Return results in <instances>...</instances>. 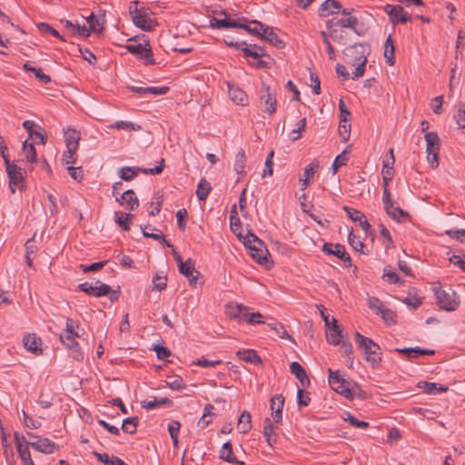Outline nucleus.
Segmentation results:
<instances>
[{
    "instance_id": "nucleus-1",
    "label": "nucleus",
    "mask_w": 465,
    "mask_h": 465,
    "mask_svg": "<svg viewBox=\"0 0 465 465\" xmlns=\"http://www.w3.org/2000/svg\"><path fill=\"white\" fill-rule=\"evenodd\" d=\"M370 53L371 46L368 43L359 42L345 47L342 52L345 63L350 65H356L351 79H358L364 74L367 57Z\"/></svg>"
},
{
    "instance_id": "nucleus-2",
    "label": "nucleus",
    "mask_w": 465,
    "mask_h": 465,
    "mask_svg": "<svg viewBox=\"0 0 465 465\" xmlns=\"http://www.w3.org/2000/svg\"><path fill=\"white\" fill-rule=\"evenodd\" d=\"M355 342L358 348L365 354V360L370 362L371 366L373 369L378 368L382 361L379 344L358 331L355 333Z\"/></svg>"
},
{
    "instance_id": "nucleus-3",
    "label": "nucleus",
    "mask_w": 465,
    "mask_h": 465,
    "mask_svg": "<svg viewBox=\"0 0 465 465\" xmlns=\"http://www.w3.org/2000/svg\"><path fill=\"white\" fill-rule=\"evenodd\" d=\"M129 13L134 25L144 32L154 30L156 23L149 17L143 3L132 1L129 5Z\"/></svg>"
},
{
    "instance_id": "nucleus-4",
    "label": "nucleus",
    "mask_w": 465,
    "mask_h": 465,
    "mask_svg": "<svg viewBox=\"0 0 465 465\" xmlns=\"http://www.w3.org/2000/svg\"><path fill=\"white\" fill-rule=\"evenodd\" d=\"M243 244L250 250L252 257L260 264H265L268 262L270 253L266 249L265 243L259 239L253 232L248 231L243 237Z\"/></svg>"
},
{
    "instance_id": "nucleus-5",
    "label": "nucleus",
    "mask_w": 465,
    "mask_h": 465,
    "mask_svg": "<svg viewBox=\"0 0 465 465\" xmlns=\"http://www.w3.org/2000/svg\"><path fill=\"white\" fill-rule=\"evenodd\" d=\"M355 13L353 8L342 9L341 15L343 17L332 18L326 22V27H337L342 29H351L357 35H363V31L359 28V19L352 15Z\"/></svg>"
},
{
    "instance_id": "nucleus-6",
    "label": "nucleus",
    "mask_w": 465,
    "mask_h": 465,
    "mask_svg": "<svg viewBox=\"0 0 465 465\" xmlns=\"http://www.w3.org/2000/svg\"><path fill=\"white\" fill-rule=\"evenodd\" d=\"M328 372L331 388L346 399L351 400L353 393L350 387V382L340 375L339 371H333L331 369H329Z\"/></svg>"
},
{
    "instance_id": "nucleus-7",
    "label": "nucleus",
    "mask_w": 465,
    "mask_h": 465,
    "mask_svg": "<svg viewBox=\"0 0 465 465\" xmlns=\"http://www.w3.org/2000/svg\"><path fill=\"white\" fill-rule=\"evenodd\" d=\"M164 166V159L162 158L159 165L154 168H140V167H123L119 171V176L122 180L129 182L138 175L139 173L143 174H159L163 172Z\"/></svg>"
},
{
    "instance_id": "nucleus-8",
    "label": "nucleus",
    "mask_w": 465,
    "mask_h": 465,
    "mask_svg": "<svg viewBox=\"0 0 465 465\" xmlns=\"http://www.w3.org/2000/svg\"><path fill=\"white\" fill-rule=\"evenodd\" d=\"M435 295L437 298V303L441 309L447 312H452L459 307L460 302L456 298L455 292L450 289L446 291L440 288L436 290Z\"/></svg>"
},
{
    "instance_id": "nucleus-9",
    "label": "nucleus",
    "mask_w": 465,
    "mask_h": 465,
    "mask_svg": "<svg viewBox=\"0 0 465 465\" xmlns=\"http://www.w3.org/2000/svg\"><path fill=\"white\" fill-rule=\"evenodd\" d=\"M261 104L263 105V112L273 114L277 110L276 94L271 91L268 84H262L260 95Z\"/></svg>"
},
{
    "instance_id": "nucleus-10",
    "label": "nucleus",
    "mask_w": 465,
    "mask_h": 465,
    "mask_svg": "<svg viewBox=\"0 0 465 465\" xmlns=\"http://www.w3.org/2000/svg\"><path fill=\"white\" fill-rule=\"evenodd\" d=\"M383 10L388 15L391 23L394 25L405 24L411 20V15H409L401 5L387 4Z\"/></svg>"
},
{
    "instance_id": "nucleus-11",
    "label": "nucleus",
    "mask_w": 465,
    "mask_h": 465,
    "mask_svg": "<svg viewBox=\"0 0 465 465\" xmlns=\"http://www.w3.org/2000/svg\"><path fill=\"white\" fill-rule=\"evenodd\" d=\"M6 173L9 178V189L13 194L15 193L16 189L20 191L25 189L24 175L20 167L16 164H12V166H7Z\"/></svg>"
},
{
    "instance_id": "nucleus-12",
    "label": "nucleus",
    "mask_w": 465,
    "mask_h": 465,
    "mask_svg": "<svg viewBox=\"0 0 465 465\" xmlns=\"http://www.w3.org/2000/svg\"><path fill=\"white\" fill-rule=\"evenodd\" d=\"M322 252L328 255H333L346 263V266H351V259L345 250V247L340 243L332 244L325 242L322 248Z\"/></svg>"
},
{
    "instance_id": "nucleus-13",
    "label": "nucleus",
    "mask_w": 465,
    "mask_h": 465,
    "mask_svg": "<svg viewBox=\"0 0 465 465\" xmlns=\"http://www.w3.org/2000/svg\"><path fill=\"white\" fill-rule=\"evenodd\" d=\"M284 397L281 394L274 395L271 399L272 416L275 423L280 424L282 420V409Z\"/></svg>"
},
{
    "instance_id": "nucleus-14",
    "label": "nucleus",
    "mask_w": 465,
    "mask_h": 465,
    "mask_svg": "<svg viewBox=\"0 0 465 465\" xmlns=\"http://www.w3.org/2000/svg\"><path fill=\"white\" fill-rule=\"evenodd\" d=\"M75 337L73 334H61L60 341L64 343L68 349L73 351V358L76 361H82L84 356L83 352L80 351V347L78 342L75 341Z\"/></svg>"
},
{
    "instance_id": "nucleus-15",
    "label": "nucleus",
    "mask_w": 465,
    "mask_h": 465,
    "mask_svg": "<svg viewBox=\"0 0 465 465\" xmlns=\"http://www.w3.org/2000/svg\"><path fill=\"white\" fill-rule=\"evenodd\" d=\"M29 436L36 439L35 441L30 442L32 448L46 454H51L54 452L55 449V443L54 441H51L47 438H41L39 436H34L32 434H29Z\"/></svg>"
},
{
    "instance_id": "nucleus-16",
    "label": "nucleus",
    "mask_w": 465,
    "mask_h": 465,
    "mask_svg": "<svg viewBox=\"0 0 465 465\" xmlns=\"http://www.w3.org/2000/svg\"><path fill=\"white\" fill-rule=\"evenodd\" d=\"M342 9V5L339 1L325 0L319 9V15L326 17L331 15H338L341 13Z\"/></svg>"
},
{
    "instance_id": "nucleus-17",
    "label": "nucleus",
    "mask_w": 465,
    "mask_h": 465,
    "mask_svg": "<svg viewBox=\"0 0 465 465\" xmlns=\"http://www.w3.org/2000/svg\"><path fill=\"white\" fill-rule=\"evenodd\" d=\"M95 284H99V289L97 292H94V289L93 285L88 282H83L78 285V288L81 292H85L88 295H94L95 297L105 296L110 291V286L101 282L100 281H96Z\"/></svg>"
},
{
    "instance_id": "nucleus-18",
    "label": "nucleus",
    "mask_w": 465,
    "mask_h": 465,
    "mask_svg": "<svg viewBox=\"0 0 465 465\" xmlns=\"http://www.w3.org/2000/svg\"><path fill=\"white\" fill-rule=\"evenodd\" d=\"M395 351L407 356L410 359H418L420 356L433 355L435 354L434 350L422 349L420 347L415 348H396Z\"/></svg>"
},
{
    "instance_id": "nucleus-19",
    "label": "nucleus",
    "mask_w": 465,
    "mask_h": 465,
    "mask_svg": "<svg viewBox=\"0 0 465 465\" xmlns=\"http://www.w3.org/2000/svg\"><path fill=\"white\" fill-rule=\"evenodd\" d=\"M227 87L229 96L232 102L240 105H246L248 104V96L243 90L231 83H227Z\"/></svg>"
},
{
    "instance_id": "nucleus-20",
    "label": "nucleus",
    "mask_w": 465,
    "mask_h": 465,
    "mask_svg": "<svg viewBox=\"0 0 465 465\" xmlns=\"http://www.w3.org/2000/svg\"><path fill=\"white\" fill-rule=\"evenodd\" d=\"M424 138L426 141L427 159L428 161H430L431 153L434 151H440V140L436 132L426 133Z\"/></svg>"
},
{
    "instance_id": "nucleus-21",
    "label": "nucleus",
    "mask_w": 465,
    "mask_h": 465,
    "mask_svg": "<svg viewBox=\"0 0 465 465\" xmlns=\"http://www.w3.org/2000/svg\"><path fill=\"white\" fill-rule=\"evenodd\" d=\"M220 14L224 16L227 15V13L225 10H222L220 12ZM237 24H238L237 21L230 20V19H227L226 17H224L223 19H218V18L213 17L210 20V26L213 28L219 29V30L227 29V28H236Z\"/></svg>"
},
{
    "instance_id": "nucleus-22",
    "label": "nucleus",
    "mask_w": 465,
    "mask_h": 465,
    "mask_svg": "<svg viewBox=\"0 0 465 465\" xmlns=\"http://www.w3.org/2000/svg\"><path fill=\"white\" fill-rule=\"evenodd\" d=\"M327 29L329 30L330 38L333 42L341 45H345L348 43L350 35L346 29L337 27H327Z\"/></svg>"
},
{
    "instance_id": "nucleus-23",
    "label": "nucleus",
    "mask_w": 465,
    "mask_h": 465,
    "mask_svg": "<svg viewBox=\"0 0 465 465\" xmlns=\"http://www.w3.org/2000/svg\"><path fill=\"white\" fill-rule=\"evenodd\" d=\"M249 311V307L242 303H229L226 305V313L231 319H243V314Z\"/></svg>"
},
{
    "instance_id": "nucleus-24",
    "label": "nucleus",
    "mask_w": 465,
    "mask_h": 465,
    "mask_svg": "<svg viewBox=\"0 0 465 465\" xmlns=\"http://www.w3.org/2000/svg\"><path fill=\"white\" fill-rule=\"evenodd\" d=\"M291 372L299 380L302 387L310 385V380L304 368L297 361H292L290 365Z\"/></svg>"
},
{
    "instance_id": "nucleus-25",
    "label": "nucleus",
    "mask_w": 465,
    "mask_h": 465,
    "mask_svg": "<svg viewBox=\"0 0 465 465\" xmlns=\"http://www.w3.org/2000/svg\"><path fill=\"white\" fill-rule=\"evenodd\" d=\"M219 458L229 463L244 465L243 461H240L236 459L232 451V445L231 442H225L220 450Z\"/></svg>"
},
{
    "instance_id": "nucleus-26",
    "label": "nucleus",
    "mask_w": 465,
    "mask_h": 465,
    "mask_svg": "<svg viewBox=\"0 0 465 465\" xmlns=\"http://www.w3.org/2000/svg\"><path fill=\"white\" fill-rule=\"evenodd\" d=\"M261 38L266 40L277 48H283L285 46V43L274 33L273 29L269 26H264Z\"/></svg>"
},
{
    "instance_id": "nucleus-27",
    "label": "nucleus",
    "mask_w": 465,
    "mask_h": 465,
    "mask_svg": "<svg viewBox=\"0 0 465 465\" xmlns=\"http://www.w3.org/2000/svg\"><path fill=\"white\" fill-rule=\"evenodd\" d=\"M132 92L139 94H154V95H160V94H165L169 91L168 86H152V87H137V86H130L128 87Z\"/></svg>"
},
{
    "instance_id": "nucleus-28",
    "label": "nucleus",
    "mask_w": 465,
    "mask_h": 465,
    "mask_svg": "<svg viewBox=\"0 0 465 465\" xmlns=\"http://www.w3.org/2000/svg\"><path fill=\"white\" fill-rule=\"evenodd\" d=\"M239 359L245 362L253 363L255 365L262 363L261 357L257 354L254 350H242L237 351Z\"/></svg>"
},
{
    "instance_id": "nucleus-29",
    "label": "nucleus",
    "mask_w": 465,
    "mask_h": 465,
    "mask_svg": "<svg viewBox=\"0 0 465 465\" xmlns=\"http://www.w3.org/2000/svg\"><path fill=\"white\" fill-rule=\"evenodd\" d=\"M237 429L240 433H247L252 429V416L247 411H243L239 417Z\"/></svg>"
},
{
    "instance_id": "nucleus-30",
    "label": "nucleus",
    "mask_w": 465,
    "mask_h": 465,
    "mask_svg": "<svg viewBox=\"0 0 465 465\" xmlns=\"http://www.w3.org/2000/svg\"><path fill=\"white\" fill-rule=\"evenodd\" d=\"M141 229L143 230V234L145 238H152L155 241L161 242L163 244L166 242L164 234L159 229L151 227V225H147L144 228L141 226Z\"/></svg>"
},
{
    "instance_id": "nucleus-31",
    "label": "nucleus",
    "mask_w": 465,
    "mask_h": 465,
    "mask_svg": "<svg viewBox=\"0 0 465 465\" xmlns=\"http://www.w3.org/2000/svg\"><path fill=\"white\" fill-rule=\"evenodd\" d=\"M133 218L134 214L132 213H114V222L125 232L130 231V223Z\"/></svg>"
},
{
    "instance_id": "nucleus-32",
    "label": "nucleus",
    "mask_w": 465,
    "mask_h": 465,
    "mask_svg": "<svg viewBox=\"0 0 465 465\" xmlns=\"http://www.w3.org/2000/svg\"><path fill=\"white\" fill-rule=\"evenodd\" d=\"M263 435L270 446H272L276 442V434L274 433V428L270 418L264 419Z\"/></svg>"
},
{
    "instance_id": "nucleus-33",
    "label": "nucleus",
    "mask_w": 465,
    "mask_h": 465,
    "mask_svg": "<svg viewBox=\"0 0 465 465\" xmlns=\"http://www.w3.org/2000/svg\"><path fill=\"white\" fill-rule=\"evenodd\" d=\"M326 339L329 343L333 345H338L342 341L343 339V329L340 328H331L329 326V331L326 333Z\"/></svg>"
},
{
    "instance_id": "nucleus-34",
    "label": "nucleus",
    "mask_w": 465,
    "mask_h": 465,
    "mask_svg": "<svg viewBox=\"0 0 465 465\" xmlns=\"http://www.w3.org/2000/svg\"><path fill=\"white\" fill-rule=\"evenodd\" d=\"M211 190L212 186L210 183L205 178H202L197 185V189L195 192L199 201H205Z\"/></svg>"
},
{
    "instance_id": "nucleus-35",
    "label": "nucleus",
    "mask_w": 465,
    "mask_h": 465,
    "mask_svg": "<svg viewBox=\"0 0 465 465\" xmlns=\"http://www.w3.org/2000/svg\"><path fill=\"white\" fill-rule=\"evenodd\" d=\"M394 45L391 35H389L385 41L384 45V57L386 59V63L389 65H393L395 63L394 59Z\"/></svg>"
},
{
    "instance_id": "nucleus-36",
    "label": "nucleus",
    "mask_w": 465,
    "mask_h": 465,
    "mask_svg": "<svg viewBox=\"0 0 465 465\" xmlns=\"http://www.w3.org/2000/svg\"><path fill=\"white\" fill-rule=\"evenodd\" d=\"M129 41H134V43H130L126 45V49L133 54L140 55L143 54V51L146 50L147 46H149L150 43L148 40L143 39V43H137L134 39H130Z\"/></svg>"
},
{
    "instance_id": "nucleus-37",
    "label": "nucleus",
    "mask_w": 465,
    "mask_h": 465,
    "mask_svg": "<svg viewBox=\"0 0 465 465\" xmlns=\"http://www.w3.org/2000/svg\"><path fill=\"white\" fill-rule=\"evenodd\" d=\"M246 154L243 149H240L236 154L235 163H234V171L240 174L244 175V168L246 163Z\"/></svg>"
},
{
    "instance_id": "nucleus-38",
    "label": "nucleus",
    "mask_w": 465,
    "mask_h": 465,
    "mask_svg": "<svg viewBox=\"0 0 465 465\" xmlns=\"http://www.w3.org/2000/svg\"><path fill=\"white\" fill-rule=\"evenodd\" d=\"M79 140H80V133L77 132L76 130H68L65 133L66 148L71 147V150L77 149Z\"/></svg>"
},
{
    "instance_id": "nucleus-39",
    "label": "nucleus",
    "mask_w": 465,
    "mask_h": 465,
    "mask_svg": "<svg viewBox=\"0 0 465 465\" xmlns=\"http://www.w3.org/2000/svg\"><path fill=\"white\" fill-rule=\"evenodd\" d=\"M35 124L34 121L25 120L23 123V127L28 132L30 138L35 136L40 139L41 143H45L46 138L44 134L35 129Z\"/></svg>"
},
{
    "instance_id": "nucleus-40",
    "label": "nucleus",
    "mask_w": 465,
    "mask_h": 465,
    "mask_svg": "<svg viewBox=\"0 0 465 465\" xmlns=\"http://www.w3.org/2000/svg\"><path fill=\"white\" fill-rule=\"evenodd\" d=\"M23 68L27 72L35 74V77L43 84H48L51 82V77L48 74L43 73L41 68L33 67L29 62L24 64Z\"/></svg>"
},
{
    "instance_id": "nucleus-41",
    "label": "nucleus",
    "mask_w": 465,
    "mask_h": 465,
    "mask_svg": "<svg viewBox=\"0 0 465 465\" xmlns=\"http://www.w3.org/2000/svg\"><path fill=\"white\" fill-rule=\"evenodd\" d=\"M41 343V339L35 333L28 334L24 338V346L29 351L36 352L38 345Z\"/></svg>"
},
{
    "instance_id": "nucleus-42",
    "label": "nucleus",
    "mask_w": 465,
    "mask_h": 465,
    "mask_svg": "<svg viewBox=\"0 0 465 465\" xmlns=\"http://www.w3.org/2000/svg\"><path fill=\"white\" fill-rule=\"evenodd\" d=\"M139 423L138 417H129L123 420L122 430L125 433L134 434L136 432Z\"/></svg>"
},
{
    "instance_id": "nucleus-43",
    "label": "nucleus",
    "mask_w": 465,
    "mask_h": 465,
    "mask_svg": "<svg viewBox=\"0 0 465 465\" xmlns=\"http://www.w3.org/2000/svg\"><path fill=\"white\" fill-rule=\"evenodd\" d=\"M252 24H254V26L251 27L247 25L241 24L238 22L236 28H242V29L247 31L248 33L252 34V35L261 37V35H262V33H261V31L263 32L265 25L262 23L258 22V21H253Z\"/></svg>"
},
{
    "instance_id": "nucleus-44",
    "label": "nucleus",
    "mask_w": 465,
    "mask_h": 465,
    "mask_svg": "<svg viewBox=\"0 0 465 465\" xmlns=\"http://www.w3.org/2000/svg\"><path fill=\"white\" fill-rule=\"evenodd\" d=\"M179 272L185 277H191L196 272L195 262L192 259H187L185 262L178 264Z\"/></svg>"
},
{
    "instance_id": "nucleus-45",
    "label": "nucleus",
    "mask_w": 465,
    "mask_h": 465,
    "mask_svg": "<svg viewBox=\"0 0 465 465\" xmlns=\"http://www.w3.org/2000/svg\"><path fill=\"white\" fill-rule=\"evenodd\" d=\"M341 352L343 357L347 358V363L349 367L351 368L353 364V352L351 343L349 341H342L341 345Z\"/></svg>"
},
{
    "instance_id": "nucleus-46",
    "label": "nucleus",
    "mask_w": 465,
    "mask_h": 465,
    "mask_svg": "<svg viewBox=\"0 0 465 465\" xmlns=\"http://www.w3.org/2000/svg\"><path fill=\"white\" fill-rule=\"evenodd\" d=\"M385 211L389 216L394 220H397L398 222H401V219L404 220L409 217V213L406 211L399 206L394 207V204L392 205V208H389Z\"/></svg>"
},
{
    "instance_id": "nucleus-47",
    "label": "nucleus",
    "mask_w": 465,
    "mask_h": 465,
    "mask_svg": "<svg viewBox=\"0 0 465 465\" xmlns=\"http://www.w3.org/2000/svg\"><path fill=\"white\" fill-rule=\"evenodd\" d=\"M343 420L348 421L350 425L355 428L366 429L369 427V423L364 420H360L350 412H345L342 416Z\"/></svg>"
},
{
    "instance_id": "nucleus-48",
    "label": "nucleus",
    "mask_w": 465,
    "mask_h": 465,
    "mask_svg": "<svg viewBox=\"0 0 465 465\" xmlns=\"http://www.w3.org/2000/svg\"><path fill=\"white\" fill-rule=\"evenodd\" d=\"M268 326L271 328V330L275 331V334L282 338V339H289L292 340V337L288 334L287 331L285 330L284 326L278 322L268 323Z\"/></svg>"
},
{
    "instance_id": "nucleus-49",
    "label": "nucleus",
    "mask_w": 465,
    "mask_h": 465,
    "mask_svg": "<svg viewBox=\"0 0 465 465\" xmlns=\"http://www.w3.org/2000/svg\"><path fill=\"white\" fill-rule=\"evenodd\" d=\"M348 161L349 157L347 156L346 151L344 150L334 159L331 166L332 173L335 174L340 167L346 165Z\"/></svg>"
},
{
    "instance_id": "nucleus-50",
    "label": "nucleus",
    "mask_w": 465,
    "mask_h": 465,
    "mask_svg": "<svg viewBox=\"0 0 465 465\" xmlns=\"http://www.w3.org/2000/svg\"><path fill=\"white\" fill-rule=\"evenodd\" d=\"M111 128L122 129L126 131H138L141 129L140 125H136L132 122L127 121H116L111 126Z\"/></svg>"
},
{
    "instance_id": "nucleus-51",
    "label": "nucleus",
    "mask_w": 465,
    "mask_h": 465,
    "mask_svg": "<svg viewBox=\"0 0 465 465\" xmlns=\"http://www.w3.org/2000/svg\"><path fill=\"white\" fill-rule=\"evenodd\" d=\"M339 134L341 138V141L343 143H346L350 139V134H351V123L350 122H341L340 120L339 124Z\"/></svg>"
},
{
    "instance_id": "nucleus-52",
    "label": "nucleus",
    "mask_w": 465,
    "mask_h": 465,
    "mask_svg": "<svg viewBox=\"0 0 465 465\" xmlns=\"http://www.w3.org/2000/svg\"><path fill=\"white\" fill-rule=\"evenodd\" d=\"M37 27L39 29V31L43 34V35H45V34H51L52 35H54V37L56 38H59L63 41H64V38L59 34V32L57 30H55L54 28H53L50 25H48L47 23H39L37 25Z\"/></svg>"
},
{
    "instance_id": "nucleus-53",
    "label": "nucleus",
    "mask_w": 465,
    "mask_h": 465,
    "mask_svg": "<svg viewBox=\"0 0 465 465\" xmlns=\"http://www.w3.org/2000/svg\"><path fill=\"white\" fill-rule=\"evenodd\" d=\"M153 289L162 292L166 288L167 277L166 275H160L158 272L153 278Z\"/></svg>"
},
{
    "instance_id": "nucleus-54",
    "label": "nucleus",
    "mask_w": 465,
    "mask_h": 465,
    "mask_svg": "<svg viewBox=\"0 0 465 465\" xmlns=\"http://www.w3.org/2000/svg\"><path fill=\"white\" fill-rule=\"evenodd\" d=\"M17 452L20 459L24 462V465H35L34 461L31 459L28 446L24 447L19 445Z\"/></svg>"
},
{
    "instance_id": "nucleus-55",
    "label": "nucleus",
    "mask_w": 465,
    "mask_h": 465,
    "mask_svg": "<svg viewBox=\"0 0 465 465\" xmlns=\"http://www.w3.org/2000/svg\"><path fill=\"white\" fill-rule=\"evenodd\" d=\"M167 386L173 391H181L186 388V384L180 376L171 378L170 381H166Z\"/></svg>"
},
{
    "instance_id": "nucleus-56",
    "label": "nucleus",
    "mask_w": 465,
    "mask_h": 465,
    "mask_svg": "<svg viewBox=\"0 0 465 465\" xmlns=\"http://www.w3.org/2000/svg\"><path fill=\"white\" fill-rule=\"evenodd\" d=\"M120 205L125 206L129 211H134L139 206V200L135 193L128 195L125 201L120 202Z\"/></svg>"
},
{
    "instance_id": "nucleus-57",
    "label": "nucleus",
    "mask_w": 465,
    "mask_h": 465,
    "mask_svg": "<svg viewBox=\"0 0 465 465\" xmlns=\"http://www.w3.org/2000/svg\"><path fill=\"white\" fill-rule=\"evenodd\" d=\"M380 233L384 238L383 243L386 249H392L395 247L389 230L383 224H380Z\"/></svg>"
},
{
    "instance_id": "nucleus-58",
    "label": "nucleus",
    "mask_w": 465,
    "mask_h": 465,
    "mask_svg": "<svg viewBox=\"0 0 465 465\" xmlns=\"http://www.w3.org/2000/svg\"><path fill=\"white\" fill-rule=\"evenodd\" d=\"M243 319L249 324H261L264 322L262 321L263 316L260 312H252L249 313L248 312L243 314Z\"/></svg>"
},
{
    "instance_id": "nucleus-59",
    "label": "nucleus",
    "mask_w": 465,
    "mask_h": 465,
    "mask_svg": "<svg viewBox=\"0 0 465 465\" xmlns=\"http://www.w3.org/2000/svg\"><path fill=\"white\" fill-rule=\"evenodd\" d=\"M454 119L460 128H465V104L463 103L459 104L458 112L454 115Z\"/></svg>"
},
{
    "instance_id": "nucleus-60",
    "label": "nucleus",
    "mask_w": 465,
    "mask_h": 465,
    "mask_svg": "<svg viewBox=\"0 0 465 465\" xmlns=\"http://www.w3.org/2000/svg\"><path fill=\"white\" fill-rule=\"evenodd\" d=\"M377 314H381V318L389 324L395 323V313L392 310L382 308L380 312H376Z\"/></svg>"
},
{
    "instance_id": "nucleus-61",
    "label": "nucleus",
    "mask_w": 465,
    "mask_h": 465,
    "mask_svg": "<svg viewBox=\"0 0 465 465\" xmlns=\"http://www.w3.org/2000/svg\"><path fill=\"white\" fill-rule=\"evenodd\" d=\"M297 401L299 407H306L311 401L310 392L298 389Z\"/></svg>"
},
{
    "instance_id": "nucleus-62",
    "label": "nucleus",
    "mask_w": 465,
    "mask_h": 465,
    "mask_svg": "<svg viewBox=\"0 0 465 465\" xmlns=\"http://www.w3.org/2000/svg\"><path fill=\"white\" fill-rule=\"evenodd\" d=\"M74 48L78 53L82 54L83 58L90 64H94L96 63V56L89 49L85 48L83 50L80 45H76Z\"/></svg>"
},
{
    "instance_id": "nucleus-63",
    "label": "nucleus",
    "mask_w": 465,
    "mask_h": 465,
    "mask_svg": "<svg viewBox=\"0 0 465 465\" xmlns=\"http://www.w3.org/2000/svg\"><path fill=\"white\" fill-rule=\"evenodd\" d=\"M446 234L450 238L457 240L461 243H465V229L461 230H448Z\"/></svg>"
},
{
    "instance_id": "nucleus-64",
    "label": "nucleus",
    "mask_w": 465,
    "mask_h": 465,
    "mask_svg": "<svg viewBox=\"0 0 465 465\" xmlns=\"http://www.w3.org/2000/svg\"><path fill=\"white\" fill-rule=\"evenodd\" d=\"M449 261L459 266L462 271L465 272V255L464 254H452Z\"/></svg>"
}]
</instances>
